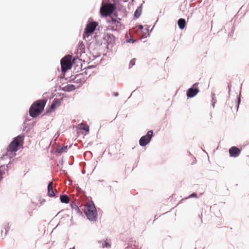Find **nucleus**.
I'll return each instance as SVG.
<instances>
[{"instance_id":"1","label":"nucleus","mask_w":249,"mask_h":249,"mask_svg":"<svg viewBox=\"0 0 249 249\" xmlns=\"http://www.w3.org/2000/svg\"><path fill=\"white\" fill-rule=\"evenodd\" d=\"M85 213L89 220L91 221H95L96 220L97 212L92 201L89 202L86 207Z\"/></svg>"},{"instance_id":"2","label":"nucleus","mask_w":249,"mask_h":249,"mask_svg":"<svg viewBox=\"0 0 249 249\" xmlns=\"http://www.w3.org/2000/svg\"><path fill=\"white\" fill-rule=\"evenodd\" d=\"M23 142V136L18 135L15 137L8 146V151L11 152L17 151L22 145Z\"/></svg>"},{"instance_id":"3","label":"nucleus","mask_w":249,"mask_h":249,"mask_svg":"<svg viewBox=\"0 0 249 249\" xmlns=\"http://www.w3.org/2000/svg\"><path fill=\"white\" fill-rule=\"evenodd\" d=\"M115 15L109 16L107 22L109 24L110 29L114 31H118L122 29V24L120 22V18L116 19Z\"/></svg>"},{"instance_id":"4","label":"nucleus","mask_w":249,"mask_h":249,"mask_svg":"<svg viewBox=\"0 0 249 249\" xmlns=\"http://www.w3.org/2000/svg\"><path fill=\"white\" fill-rule=\"evenodd\" d=\"M115 7L114 5L111 3L106 4L103 5L100 9V13L103 16H111Z\"/></svg>"},{"instance_id":"5","label":"nucleus","mask_w":249,"mask_h":249,"mask_svg":"<svg viewBox=\"0 0 249 249\" xmlns=\"http://www.w3.org/2000/svg\"><path fill=\"white\" fill-rule=\"evenodd\" d=\"M98 25L97 22L95 21L90 22L88 24L83 35V38L85 39L86 37H88L89 35L92 34L95 31Z\"/></svg>"},{"instance_id":"6","label":"nucleus","mask_w":249,"mask_h":249,"mask_svg":"<svg viewBox=\"0 0 249 249\" xmlns=\"http://www.w3.org/2000/svg\"><path fill=\"white\" fill-rule=\"evenodd\" d=\"M153 136V130H149L146 135L142 136L139 140V144L141 146H144L151 141Z\"/></svg>"},{"instance_id":"7","label":"nucleus","mask_w":249,"mask_h":249,"mask_svg":"<svg viewBox=\"0 0 249 249\" xmlns=\"http://www.w3.org/2000/svg\"><path fill=\"white\" fill-rule=\"evenodd\" d=\"M198 84V83H195L192 87L187 90L186 95L188 98H193L198 93L199 91L197 87Z\"/></svg>"},{"instance_id":"8","label":"nucleus","mask_w":249,"mask_h":249,"mask_svg":"<svg viewBox=\"0 0 249 249\" xmlns=\"http://www.w3.org/2000/svg\"><path fill=\"white\" fill-rule=\"evenodd\" d=\"M45 104L41 105L40 108H36L33 105L29 109V115L31 117L35 118L39 115L44 109Z\"/></svg>"},{"instance_id":"9","label":"nucleus","mask_w":249,"mask_h":249,"mask_svg":"<svg viewBox=\"0 0 249 249\" xmlns=\"http://www.w3.org/2000/svg\"><path fill=\"white\" fill-rule=\"evenodd\" d=\"M89 64V63H80V68L82 71L85 70V71H83V73H85L86 75L89 74V75H90V70L95 68L97 65H88V64Z\"/></svg>"},{"instance_id":"10","label":"nucleus","mask_w":249,"mask_h":249,"mask_svg":"<svg viewBox=\"0 0 249 249\" xmlns=\"http://www.w3.org/2000/svg\"><path fill=\"white\" fill-rule=\"evenodd\" d=\"M230 155L231 157H237L240 154L241 150L236 146H232L229 150Z\"/></svg>"},{"instance_id":"11","label":"nucleus","mask_w":249,"mask_h":249,"mask_svg":"<svg viewBox=\"0 0 249 249\" xmlns=\"http://www.w3.org/2000/svg\"><path fill=\"white\" fill-rule=\"evenodd\" d=\"M103 38L108 44H112L115 41V36L112 34L109 33L105 34Z\"/></svg>"},{"instance_id":"12","label":"nucleus","mask_w":249,"mask_h":249,"mask_svg":"<svg viewBox=\"0 0 249 249\" xmlns=\"http://www.w3.org/2000/svg\"><path fill=\"white\" fill-rule=\"evenodd\" d=\"M73 63H60L62 73L64 74L69 70H70Z\"/></svg>"},{"instance_id":"13","label":"nucleus","mask_w":249,"mask_h":249,"mask_svg":"<svg viewBox=\"0 0 249 249\" xmlns=\"http://www.w3.org/2000/svg\"><path fill=\"white\" fill-rule=\"evenodd\" d=\"M48 195L50 197H53L55 196V191L53 189V182H49L48 184Z\"/></svg>"},{"instance_id":"14","label":"nucleus","mask_w":249,"mask_h":249,"mask_svg":"<svg viewBox=\"0 0 249 249\" xmlns=\"http://www.w3.org/2000/svg\"><path fill=\"white\" fill-rule=\"evenodd\" d=\"M71 207L73 212H75L76 213H79L80 214L82 213L79 208L75 202H71Z\"/></svg>"},{"instance_id":"15","label":"nucleus","mask_w":249,"mask_h":249,"mask_svg":"<svg viewBox=\"0 0 249 249\" xmlns=\"http://www.w3.org/2000/svg\"><path fill=\"white\" fill-rule=\"evenodd\" d=\"M72 56L70 54H68L64 56L60 60V62H74L75 61V58H73L72 61H71Z\"/></svg>"},{"instance_id":"16","label":"nucleus","mask_w":249,"mask_h":249,"mask_svg":"<svg viewBox=\"0 0 249 249\" xmlns=\"http://www.w3.org/2000/svg\"><path fill=\"white\" fill-rule=\"evenodd\" d=\"M75 89V86L71 84H69L63 87L62 90L65 92H71Z\"/></svg>"},{"instance_id":"17","label":"nucleus","mask_w":249,"mask_h":249,"mask_svg":"<svg viewBox=\"0 0 249 249\" xmlns=\"http://www.w3.org/2000/svg\"><path fill=\"white\" fill-rule=\"evenodd\" d=\"M61 104L59 99L55 98L51 105L50 109L53 110L54 109L57 107H59Z\"/></svg>"},{"instance_id":"18","label":"nucleus","mask_w":249,"mask_h":249,"mask_svg":"<svg viewBox=\"0 0 249 249\" xmlns=\"http://www.w3.org/2000/svg\"><path fill=\"white\" fill-rule=\"evenodd\" d=\"M46 101L45 100H37L36 102H35L33 105L35 107H36V108H40L41 107V105H42L43 104H45V106L46 105Z\"/></svg>"},{"instance_id":"19","label":"nucleus","mask_w":249,"mask_h":249,"mask_svg":"<svg viewBox=\"0 0 249 249\" xmlns=\"http://www.w3.org/2000/svg\"><path fill=\"white\" fill-rule=\"evenodd\" d=\"M60 200L62 203L68 204L70 202V198L67 195H62L60 196Z\"/></svg>"},{"instance_id":"20","label":"nucleus","mask_w":249,"mask_h":249,"mask_svg":"<svg viewBox=\"0 0 249 249\" xmlns=\"http://www.w3.org/2000/svg\"><path fill=\"white\" fill-rule=\"evenodd\" d=\"M178 24L180 29H183L186 26L185 20L183 18H180L178 20Z\"/></svg>"},{"instance_id":"21","label":"nucleus","mask_w":249,"mask_h":249,"mask_svg":"<svg viewBox=\"0 0 249 249\" xmlns=\"http://www.w3.org/2000/svg\"><path fill=\"white\" fill-rule=\"evenodd\" d=\"M81 75L78 74L75 76L74 80V82L77 83H83L85 82V79L84 78H81Z\"/></svg>"},{"instance_id":"22","label":"nucleus","mask_w":249,"mask_h":249,"mask_svg":"<svg viewBox=\"0 0 249 249\" xmlns=\"http://www.w3.org/2000/svg\"><path fill=\"white\" fill-rule=\"evenodd\" d=\"M78 126L81 129L89 132V126L87 124L81 123L78 124Z\"/></svg>"},{"instance_id":"23","label":"nucleus","mask_w":249,"mask_h":249,"mask_svg":"<svg viewBox=\"0 0 249 249\" xmlns=\"http://www.w3.org/2000/svg\"><path fill=\"white\" fill-rule=\"evenodd\" d=\"M142 9L141 7H138L134 13V16L136 18H138L141 15Z\"/></svg>"},{"instance_id":"24","label":"nucleus","mask_w":249,"mask_h":249,"mask_svg":"<svg viewBox=\"0 0 249 249\" xmlns=\"http://www.w3.org/2000/svg\"><path fill=\"white\" fill-rule=\"evenodd\" d=\"M67 148L68 146L66 145L63 147H57V150L59 153H62L64 152H66Z\"/></svg>"},{"instance_id":"25","label":"nucleus","mask_w":249,"mask_h":249,"mask_svg":"<svg viewBox=\"0 0 249 249\" xmlns=\"http://www.w3.org/2000/svg\"><path fill=\"white\" fill-rule=\"evenodd\" d=\"M102 246L103 248H108L110 247V245L105 241L102 242Z\"/></svg>"},{"instance_id":"26","label":"nucleus","mask_w":249,"mask_h":249,"mask_svg":"<svg viewBox=\"0 0 249 249\" xmlns=\"http://www.w3.org/2000/svg\"><path fill=\"white\" fill-rule=\"evenodd\" d=\"M195 197L197 198V195L196 193H193L190 194L188 197H186L185 199H187L188 198Z\"/></svg>"},{"instance_id":"27","label":"nucleus","mask_w":249,"mask_h":249,"mask_svg":"<svg viewBox=\"0 0 249 249\" xmlns=\"http://www.w3.org/2000/svg\"><path fill=\"white\" fill-rule=\"evenodd\" d=\"M241 102V98H240V95H238L237 98V109H238L239 104Z\"/></svg>"},{"instance_id":"28","label":"nucleus","mask_w":249,"mask_h":249,"mask_svg":"<svg viewBox=\"0 0 249 249\" xmlns=\"http://www.w3.org/2000/svg\"><path fill=\"white\" fill-rule=\"evenodd\" d=\"M135 64V63H129L128 65V69H130L131 68H132Z\"/></svg>"},{"instance_id":"29","label":"nucleus","mask_w":249,"mask_h":249,"mask_svg":"<svg viewBox=\"0 0 249 249\" xmlns=\"http://www.w3.org/2000/svg\"><path fill=\"white\" fill-rule=\"evenodd\" d=\"M213 97L212 98V106H213V107L214 108V106H215V102L213 101Z\"/></svg>"},{"instance_id":"30","label":"nucleus","mask_w":249,"mask_h":249,"mask_svg":"<svg viewBox=\"0 0 249 249\" xmlns=\"http://www.w3.org/2000/svg\"><path fill=\"white\" fill-rule=\"evenodd\" d=\"M113 95L115 97H117L119 95V93L117 92L113 93Z\"/></svg>"},{"instance_id":"31","label":"nucleus","mask_w":249,"mask_h":249,"mask_svg":"<svg viewBox=\"0 0 249 249\" xmlns=\"http://www.w3.org/2000/svg\"><path fill=\"white\" fill-rule=\"evenodd\" d=\"M2 178V173L1 171H0V181Z\"/></svg>"},{"instance_id":"32","label":"nucleus","mask_w":249,"mask_h":249,"mask_svg":"<svg viewBox=\"0 0 249 249\" xmlns=\"http://www.w3.org/2000/svg\"><path fill=\"white\" fill-rule=\"evenodd\" d=\"M126 41H127V42H130L131 41L132 43H133V42L135 41V40H132V39H129V40H127H127H126Z\"/></svg>"},{"instance_id":"33","label":"nucleus","mask_w":249,"mask_h":249,"mask_svg":"<svg viewBox=\"0 0 249 249\" xmlns=\"http://www.w3.org/2000/svg\"><path fill=\"white\" fill-rule=\"evenodd\" d=\"M136 60V58H133L132 59L130 62L131 63H132V62H135V61Z\"/></svg>"},{"instance_id":"34","label":"nucleus","mask_w":249,"mask_h":249,"mask_svg":"<svg viewBox=\"0 0 249 249\" xmlns=\"http://www.w3.org/2000/svg\"><path fill=\"white\" fill-rule=\"evenodd\" d=\"M139 29H143V26L142 25H140L139 26Z\"/></svg>"},{"instance_id":"35","label":"nucleus","mask_w":249,"mask_h":249,"mask_svg":"<svg viewBox=\"0 0 249 249\" xmlns=\"http://www.w3.org/2000/svg\"><path fill=\"white\" fill-rule=\"evenodd\" d=\"M5 235L6 234L8 230H7L6 229H5Z\"/></svg>"},{"instance_id":"36","label":"nucleus","mask_w":249,"mask_h":249,"mask_svg":"<svg viewBox=\"0 0 249 249\" xmlns=\"http://www.w3.org/2000/svg\"><path fill=\"white\" fill-rule=\"evenodd\" d=\"M8 165H6V168H5V170H7L8 169Z\"/></svg>"},{"instance_id":"37","label":"nucleus","mask_w":249,"mask_h":249,"mask_svg":"<svg viewBox=\"0 0 249 249\" xmlns=\"http://www.w3.org/2000/svg\"><path fill=\"white\" fill-rule=\"evenodd\" d=\"M231 86L230 85H228V88L229 90H230Z\"/></svg>"},{"instance_id":"38","label":"nucleus","mask_w":249,"mask_h":249,"mask_svg":"<svg viewBox=\"0 0 249 249\" xmlns=\"http://www.w3.org/2000/svg\"><path fill=\"white\" fill-rule=\"evenodd\" d=\"M70 249H75V247H73V248H70Z\"/></svg>"}]
</instances>
